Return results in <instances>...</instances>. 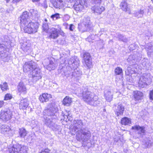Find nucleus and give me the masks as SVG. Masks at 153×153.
<instances>
[{
	"instance_id": "nucleus-1",
	"label": "nucleus",
	"mask_w": 153,
	"mask_h": 153,
	"mask_svg": "<svg viewBox=\"0 0 153 153\" xmlns=\"http://www.w3.org/2000/svg\"><path fill=\"white\" fill-rule=\"evenodd\" d=\"M57 111V107L53 104H52L50 105L49 108L45 109L43 112L45 124L53 131L58 130L59 128V126L55 124V120L52 119L56 118L55 113Z\"/></svg>"
},
{
	"instance_id": "nucleus-2",
	"label": "nucleus",
	"mask_w": 153,
	"mask_h": 153,
	"mask_svg": "<svg viewBox=\"0 0 153 153\" xmlns=\"http://www.w3.org/2000/svg\"><path fill=\"white\" fill-rule=\"evenodd\" d=\"M20 21L21 28L25 33L31 34L37 32L39 24L36 22H33L30 21L28 13L27 11L23 12L21 16Z\"/></svg>"
},
{
	"instance_id": "nucleus-3",
	"label": "nucleus",
	"mask_w": 153,
	"mask_h": 153,
	"mask_svg": "<svg viewBox=\"0 0 153 153\" xmlns=\"http://www.w3.org/2000/svg\"><path fill=\"white\" fill-rule=\"evenodd\" d=\"M73 127L72 131L76 133V138L79 141L86 142L91 136L90 132L84 129H82L83 123L81 120H75L73 121Z\"/></svg>"
},
{
	"instance_id": "nucleus-4",
	"label": "nucleus",
	"mask_w": 153,
	"mask_h": 153,
	"mask_svg": "<svg viewBox=\"0 0 153 153\" xmlns=\"http://www.w3.org/2000/svg\"><path fill=\"white\" fill-rule=\"evenodd\" d=\"M76 94L79 97H82L84 101L89 105L96 106L100 104L98 97L89 91L86 88H79Z\"/></svg>"
},
{
	"instance_id": "nucleus-5",
	"label": "nucleus",
	"mask_w": 153,
	"mask_h": 153,
	"mask_svg": "<svg viewBox=\"0 0 153 153\" xmlns=\"http://www.w3.org/2000/svg\"><path fill=\"white\" fill-rule=\"evenodd\" d=\"M79 61L77 57L74 56L71 57L68 61V66L71 68V72L70 73L67 71L65 75L67 77L71 78H78L82 74V72L78 68L79 65Z\"/></svg>"
},
{
	"instance_id": "nucleus-6",
	"label": "nucleus",
	"mask_w": 153,
	"mask_h": 153,
	"mask_svg": "<svg viewBox=\"0 0 153 153\" xmlns=\"http://www.w3.org/2000/svg\"><path fill=\"white\" fill-rule=\"evenodd\" d=\"M7 44V40L3 41L2 39H0V59L5 62L8 61L9 59L6 50Z\"/></svg>"
},
{
	"instance_id": "nucleus-7",
	"label": "nucleus",
	"mask_w": 153,
	"mask_h": 153,
	"mask_svg": "<svg viewBox=\"0 0 153 153\" xmlns=\"http://www.w3.org/2000/svg\"><path fill=\"white\" fill-rule=\"evenodd\" d=\"M28 148L27 146L18 144L10 146L8 149L9 153H27Z\"/></svg>"
},
{
	"instance_id": "nucleus-8",
	"label": "nucleus",
	"mask_w": 153,
	"mask_h": 153,
	"mask_svg": "<svg viewBox=\"0 0 153 153\" xmlns=\"http://www.w3.org/2000/svg\"><path fill=\"white\" fill-rule=\"evenodd\" d=\"M78 28L82 32H91L93 29L90 22V18H84L80 25L79 24L78 25Z\"/></svg>"
},
{
	"instance_id": "nucleus-9",
	"label": "nucleus",
	"mask_w": 153,
	"mask_h": 153,
	"mask_svg": "<svg viewBox=\"0 0 153 153\" xmlns=\"http://www.w3.org/2000/svg\"><path fill=\"white\" fill-rule=\"evenodd\" d=\"M55 27H52L49 30V38L56 39L59 36V34L62 36H64V33L61 30L60 26L59 25H53Z\"/></svg>"
},
{
	"instance_id": "nucleus-10",
	"label": "nucleus",
	"mask_w": 153,
	"mask_h": 153,
	"mask_svg": "<svg viewBox=\"0 0 153 153\" xmlns=\"http://www.w3.org/2000/svg\"><path fill=\"white\" fill-rule=\"evenodd\" d=\"M13 116V112L9 108L2 109L0 113V119L2 120L7 122L11 119Z\"/></svg>"
},
{
	"instance_id": "nucleus-11",
	"label": "nucleus",
	"mask_w": 153,
	"mask_h": 153,
	"mask_svg": "<svg viewBox=\"0 0 153 153\" xmlns=\"http://www.w3.org/2000/svg\"><path fill=\"white\" fill-rule=\"evenodd\" d=\"M29 77L32 78L33 82H36L42 77V73L40 70L36 66L31 71L29 74Z\"/></svg>"
},
{
	"instance_id": "nucleus-12",
	"label": "nucleus",
	"mask_w": 153,
	"mask_h": 153,
	"mask_svg": "<svg viewBox=\"0 0 153 153\" xmlns=\"http://www.w3.org/2000/svg\"><path fill=\"white\" fill-rule=\"evenodd\" d=\"M82 63L85 67L90 69L92 67L91 56L89 53L85 52L82 56Z\"/></svg>"
},
{
	"instance_id": "nucleus-13",
	"label": "nucleus",
	"mask_w": 153,
	"mask_h": 153,
	"mask_svg": "<svg viewBox=\"0 0 153 153\" xmlns=\"http://www.w3.org/2000/svg\"><path fill=\"white\" fill-rule=\"evenodd\" d=\"M52 59L53 58H48L45 59L43 62L44 67L49 71L54 70L56 67V65L54 63Z\"/></svg>"
},
{
	"instance_id": "nucleus-14",
	"label": "nucleus",
	"mask_w": 153,
	"mask_h": 153,
	"mask_svg": "<svg viewBox=\"0 0 153 153\" xmlns=\"http://www.w3.org/2000/svg\"><path fill=\"white\" fill-rule=\"evenodd\" d=\"M131 129L137 134L136 137L137 138L142 137L145 131L144 127L140 126L138 125H135L132 126Z\"/></svg>"
},
{
	"instance_id": "nucleus-15",
	"label": "nucleus",
	"mask_w": 153,
	"mask_h": 153,
	"mask_svg": "<svg viewBox=\"0 0 153 153\" xmlns=\"http://www.w3.org/2000/svg\"><path fill=\"white\" fill-rule=\"evenodd\" d=\"M139 67L137 64L130 65L125 71L126 74L128 76L136 73L138 71Z\"/></svg>"
},
{
	"instance_id": "nucleus-16",
	"label": "nucleus",
	"mask_w": 153,
	"mask_h": 153,
	"mask_svg": "<svg viewBox=\"0 0 153 153\" xmlns=\"http://www.w3.org/2000/svg\"><path fill=\"white\" fill-rule=\"evenodd\" d=\"M21 48L27 55L30 54L32 52L30 44L29 41L21 42Z\"/></svg>"
},
{
	"instance_id": "nucleus-17",
	"label": "nucleus",
	"mask_w": 153,
	"mask_h": 153,
	"mask_svg": "<svg viewBox=\"0 0 153 153\" xmlns=\"http://www.w3.org/2000/svg\"><path fill=\"white\" fill-rule=\"evenodd\" d=\"M35 67V63L32 61L26 62L23 66V71L25 72H30Z\"/></svg>"
},
{
	"instance_id": "nucleus-18",
	"label": "nucleus",
	"mask_w": 153,
	"mask_h": 153,
	"mask_svg": "<svg viewBox=\"0 0 153 153\" xmlns=\"http://www.w3.org/2000/svg\"><path fill=\"white\" fill-rule=\"evenodd\" d=\"M75 10L78 12L84 10L83 3L82 0H77L74 5Z\"/></svg>"
},
{
	"instance_id": "nucleus-19",
	"label": "nucleus",
	"mask_w": 153,
	"mask_h": 153,
	"mask_svg": "<svg viewBox=\"0 0 153 153\" xmlns=\"http://www.w3.org/2000/svg\"><path fill=\"white\" fill-rule=\"evenodd\" d=\"M29 105V102L26 98L21 99L19 103V108L21 109H25Z\"/></svg>"
},
{
	"instance_id": "nucleus-20",
	"label": "nucleus",
	"mask_w": 153,
	"mask_h": 153,
	"mask_svg": "<svg viewBox=\"0 0 153 153\" xmlns=\"http://www.w3.org/2000/svg\"><path fill=\"white\" fill-rule=\"evenodd\" d=\"M124 110V107L122 104H119L114 107V111L117 116L122 115Z\"/></svg>"
},
{
	"instance_id": "nucleus-21",
	"label": "nucleus",
	"mask_w": 153,
	"mask_h": 153,
	"mask_svg": "<svg viewBox=\"0 0 153 153\" xmlns=\"http://www.w3.org/2000/svg\"><path fill=\"white\" fill-rule=\"evenodd\" d=\"M140 56L137 58V56L136 55H131L128 58L127 61L130 63V65L135 63L136 62H139L141 60V57Z\"/></svg>"
},
{
	"instance_id": "nucleus-22",
	"label": "nucleus",
	"mask_w": 153,
	"mask_h": 153,
	"mask_svg": "<svg viewBox=\"0 0 153 153\" xmlns=\"http://www.w3.org/2000/svg\"><path fill=\"white\" fill-rule=\"evenodd\" d=\"M10 132V128L8 126L6 125L0 126V133L6 134H9Z\"/></svg>"
},
{
	"instance_id": "nucleus-23",
	"label": "nucleus",
	"mask_w": 153,
	"mask_h": 153,
	"mask_svg": "<svg viewBox=\"0 0 153 153\" xmlns=\"http://www.w3.org/2000/svg\"><path fill=\"white\" fill-rule=\"evenodd\" d=\"M51 98V94L45 93L40 95L39 97V99L41 102H43L48 101Z\"/></svg>"
},
{
	"instance_id": "nucleus-24",
	"label": "nucleus",
	"mask_w": 153,
	"mask_h": 153,
	"mask_svg": "<svg viewBox=\"0 0 153 153\" xmlns=\"http://www.w3.org/2000/svg\"><path fill=\"white\" fill-rule=\"evenodd\" d=\"M31 18L35 21H37L40 17L39 13L37 11L34 9H31L30 10Z\"/></svg>"
},
{
	"instance_id": "nucleus-25",
	"label": "nucleus",
	"mask_w": 153,
	"mask_h": 153,
	"mask_svg": "<svg viewBox=\"0 0 153 153\" xmlns=\"http://www.w3.org/2000/svg\"><path fill=\"white\" fill-rule=\"evenodd\" d=\"M18 90L19 92L25 94L27 92V89L26 86L22 82H20L17 86Z\"/></svg>"
},
{
	"instance_id": "nucleus-26",
	"label": "nucleus",
	"mask_w": 153,
	"mask_h": 153,
	"mask_svg": "<svg viewBox=\"0 0 153 153\" xmlns=\"http://www.w3.org/2000/svg\"><path fill=\"white\" fill-rule=\"evenodd\" d=\"M113 93L111 90L105 91H104V97L106 100L108 102L111 101L113 98Z\"/></svg>"
},
{
	"instance_id": "nucleus-27",
	"label": "nucleus",
	"mask_w": 153,
	"mask_h": 153,
	"mask_svg": "<svg viewBox=\"0 0 153 153\" xmlns=\"http://www.w3.org/2000/svg\"><path fill=\"white\" fill-rule=\"evenodd\" d=\"M134 98L136 101H138L142 99L143 94L142 92L139 91H134Z\"/></svg>"
},
{
	"instance_id": "nucleus-28",
	"label": "nucleus",
	"mask_w": 153,
	"mask_h": 153,
	"mask_svg": "<svg viewBox=\"0 0 153 153\" xmlns=\"http://www.w3.org/2000/svg\"><path fill=\"white\" fill-rule=\"evenodd\" d=\"M92 10H94V13L100 14L105 9L102 6H95L92 8Z\"/></svg>"
},
{
	"instance_id": "nucleus-29",
	"label": "nucleus",
	"mask_w": 153,
	"mask_h": 153,
	"mask_svg": "<svg viewBox=\"0 0 153 153\" xmlns=\"http://www.w3.org/2000/svg\"><path fill=\"white\" fill-rule=\"evenodd\" d=\"M120 7L123 11H128L129 13L130 12L129 9L128 7V4L126 1H123L121 2L120 5Z\"/></svg>"
},
{
	"instance_id": "nucleus-30",
	"label": "nucleus",
	"mask_w": 153,
	"mask_h": 153,
	"mask_svg": "<svg viewBox=\"0 0 153 153\" xmlns=\"http://www.w3.org/2000/svg\"><path fill=\"white\" fill-rule=\"evenodd\" d=\"M72 102V99L69 96H66L63 99V104L66 106H70Z\"/></svg>"
},
{
	"instance_id": "nucleus-31",
	"label": "nucleus",
	"mask_w": 153,
	"mask_h": 153,
	"mask_svg": "<svg viewBox=\"0 0 153 153\" xmlns=\"http://www.w3.org/2000/svg\"><path fill=\"white\" fill-rule=\"evenodd\" d=\"M140 78H142L143 80L149 83L151 82V76L149 73L144 74Z\"/></svg>"
},
{
	"instance_id": "nucleus-32",
	"label": "nucleus",
	"mask_w": 153,
	"mask_h": 153,
	"mask_svg": "<svg viewBox=\"0 0 153 153\" xmlns=\"http://www.w3.org/2000/svg\"><path fill=\"white\" fill-rule=\"evenodd\" d=\"M144 13V10L141 9L139 10L135 11L134 13V15L138 18H142L143 17Z\"/></svg>"
},
{
	"instance_id": "nucleus-33",
	"label": "nucleus",
	"mask_w": 153,
	"mask_h": 153,
	"mask_svg": "<svg viewBox=\"0 0 153 153\" xmlns=\"http://www.w3.org/2000/svg\"><path fill=\"white\" fill-rule=\"evenodd\" d=\"M143 79L142 78H140L138 82V86L140 88L146 87L148 84L150 83L148 82H145Z\"/></svg>"
},
{
	"instance_id": "nucleus-34",
	"label": "nucleus",
	"mask_w": 153,
	"mask_h": 153,
	"mask_svg": "<svg viewBox=\"0 0 153 153\" xmlns=\"http://www.w3.org/2000/svg\"><path fill=\"white\" fill-rule=\"evenodd\" d=\"M121 123L124 125H129L131 124V120L127 117H124L121 120Z\"/></svg>"
},
{
	"instance_id": "nucleus-35",
	"label": "nucleus",
	"mask_w": 153,
	"mask_h": 153,
	"mask_svg": "<svg viewBox=\"0 0 153 153\" xmlns=\"http://www.w3.org/2000/svg\"><path fill=\"white\" fill-rule=\"evenodd\" d=\"M145 48L147 51L148 55L150 54L151 53L153 52V46L150 43L146 44V45H145Z\"/></svg>"
},
{
	"instance_id": "nucleus-36",
	"label": "nucleus",
	"mask_w": 153,
	"mask_h": 153,
	"mask_svg": "<svg viewBox=\"0 0 153 153\" xmlns=\"http://www.w3.org/2000/svg\"><path fill=\"white\" fill-rule=\"evenodd\" d=\"M0 88L3 91H6L9 89L8 84L6 82H2L0 84Z\"/></svg>"
},
{
	"instance_id": "nucleus-37",
	"label": "nucleus",
	"mask_w": 153,
	"mask_h": 153,
	"mask_svg": "<svg viewBox=\"0 0 153 153\" xmlns=\"http://www.w3.org/2000/svg\"><path fill=\"white\" fill-rule=\"evenodd\" d=\"M27 134V131L24 128L19 129V135L21 138H24Z\"/></svg>"
},
{
	"instance_id": "nucleus-38",
	"label": "nucleus",
	"mask_w": 153,
	"mask_h": 153,
	"mask_svg": "<svg viewBox=\"0 0 153 153\" xmlns=\"http://www.w3.org/2000/svg\"><path fill=\"white\" fill-rule=\"evenodd\" d=\"M116 34L117 37L118 38L119 40L125 42H127L128 41V38L124 37L122 35L119 33H117Z\"/></svg>"
},
{
	"instance_id": "nucleus-39",
	"label": "nucleus",
	"mask_w": 153,
	"mask_h": 153,
	"mask_svg": "<svg viewBox=\"0 0 153 153\" xmlns=\"http://www.w3.org/2000/svg\"><path fill=\"white\" fill-rule=\"evenodd\" d=\"M63 114V116L64 117L63 120L66 122L71 121L72 120V117L69 114V112H66V113Z\"/></svg>"
},
{
	"instance_id": "nucleus-40",
	"label": "nucleus",
	"mask_w": 153,
	"mask_h": 153,
	"mask_svg": "<svg viewBox=\"0 0 153 153\" xmlns=\"http://www.w3.org/2000/svg\"><path fill=\"white\" fill-rule=\"evenodd\" d=\"M51 1L52 3L53 6L56 8H59L60 3V0H51Z\"/></svg>"
},
{
	"instance_id": "nucleus-41",
	"label": "nucleus",
	"mask_w": 153,
	"mask_h": 153,
	"mask_svg": "<svg viewBox=\"0 0 153 153\" xmlns=\"http://www.w3.org/2000/svg\"><path fill=\"white\" fill-rule=\"evenodd\" d=\"M114 72L116 75H121L123 74V70L120 67H117L114 70Z\"/></svg>"
},
{
	"instance_id": "nucleus-42",
	"label": "nucleus",
	"mask_w": 153,
	"mask_h": 153,
	"mask_svg": "<svg viewBox=\"0 0 153 153\" xmlns=\"http://www.w3.org/2000/svg\"><path fill=\"white\" fill-rule=\"evenodd\" d=\"M42 27L43 30L48 33L49 29L48 25V23L46 22H44L42 26Z\"/></svg>"
},
{
	"instance_id": "nucleus-43",
	"label": "nucleus",
	"mask_w": 153,
	"mask_h": 153,
	"mask_svg": "<svg viewBox=\"0 0 153 153\" xmlns=\"http://www.w3.org/2000/svg\"><path fill=\"white\" fill-rule=\"evenodd\" d=\"M141 64L143 66L147 67L149 62L148 60L146 58H144L141 61Z\"/></svg>"
},
{
	"instance_id": "nucleus-44",
	"label": "nucleus",
	"mask_w": 153,
	"mask_h": 153,
	"mask_svg": "<svg viewBox=\"0 0 153 153\" xmlns=\"http://www.w3.org/2000/svg\"><path fill=\"white\" fill-rule=\"evenodd\" d=\"M146 147H150L152 145V143L150 140H147L145 142L144 144Z\"/></svg>"
},
{
	"instance_id": "nucleus-45",
	"label": "nucleus",
	"mask_w": 153,
	"mask_h": 153,
	"mask_svg": "<svg viewBox=\"0 0 153 153\" xmlns=\"http://www.w3.org/2000/svg\"><path fill=\"white\" fill-rule=\"evenodd\" d=\"M59 13H56L52 15L51 16V17L53 20H56L59 18Z\"/></svg>"
},
{
	"instance_id": "nucleus-46",
	"label": "nucleus",
	"mask_w": 153,
	"mask_h": 153,
	"mask_svg": "<svg viewBox=\"0 0 153 153\" xmlns=\"http://www.w3.org/2000/svg\"><path fill=\"white\" fill-rule=\"evenodd\" d=\"M12 97L11 95L10 94H6L4 97V100H7L12 99Z\"/></svg>"
},
{
	"instance_id": "nucleus-47",
	"label": "nucleus",
	"mask_w": 153,
	"mask_h": 153,
	"mask_svg": "<svg viewBox=\"0 0 153 153\" xmlns=\"http://www.w3.org/2000/svg\"><path fill=\"white\" fill-rule=\"evenodd\" d=\"M51 151L48 149L42 150L40 153H51Z\"/></svg>"
},
{
	"instance_id": "nucleus-48",
	"label": "nucleus",
	"mask_w": 153,
	"mask_h": 153,
	"mask_svg": "<svg viewBox=\"0 0 153 153\" xmlns=\"http://www.w3.org/2000/svg\"><path fill=\"white\" fill-rule=\"evenodd\" d=\"M149 96L150 99L153 100V89L150 91Z\"/></svg>"
},
{
	"instance_id": "nucleus-49",
	"label": "nucleus",
	"mask_w": 153,
	"mask_h": 153,
	"mask_svg": "<svg viewBox=\"0 0 153 153\" xmlns=\"http://www.w3.org/2000/svg\"><path fill=\"white\" fill-rule=\"evenodd\" d=\"M75 28V26L72 24L69 25V29L70 31H73Z\"/></svg>"
},
{
	"instance_id": "nucleus-50",
	"label": "nucleus",
	"mask_w": 153,
	"mask_h": 153,
	"mask_svg": "<svg viewBox=\"0 0 153 153\" xmlns=\"http://www.w3.org/2000/svg\"><path fill=\"white\" fill-rule=\"evenodd\" d=\"M92 1L95 4H100L101 1V0H92Z\"/></svg>"
},
{
	"instance_id": "nucleus-51",
	"label": "nucleus",
	"mask_w": 153,
	"mask_h": 153,
	"mask_svg": "<svg viewBox=\"0 0 153 153\" xmlns=\"http://www.w3.org/2000/svg\"><path fill=\"white\" fill-rule=\"evenodd\" d=\"M70 18V17L69 15H66L64 17V19L65 21H67Z\"/></svg>"
},
{
	"instance_id": "nucleus-52",
	"label": "nucleus",
	"mask_w": 153,
	"mask_h": 153,
	"mask_svg": "<svg viewBox=\"0 0 153 153\" xmlns=\"http://www.w3.org/2000/svg\"><path fill=\"white\" fill-rule=\"evenodd\" d=\"M59 9L63 7V2L62 0H60V3L59 4Z\"/></svg>"
},
{
	"instance_id": "nucleus-53",
	"label": "nucleus",
	"mask_w": 153,
	"mask_h": 153,
	"mask_svg": "<svg viewBox=\"0 0 153 153\" xmlns=\"http://www.w3.org/2000/svg\"><path fill=\"white\" fill-rule=\"evenodd\" d=\"M4 103L3 101H0V108H1L3 105Z\"/></svg>"
},
{
	"instance_id": "nucleus-54",
	"label": "nucleus",
	"mask_w": 153,
	"mask_h": 153,
	"mask_svg": "<svg viewBox=\"0 0 153 153\" xmlns=\"http://www.w3.org/2000/svg\"><path fill=\"white\" fill-rule=\"evenodd\" d=\"M20 0H13V3H16L19 2Z\"/></svg>"
},
{
	"instance_id": "nucleus-55",
	"label": "nucleus",
	"mask_w": 153,
	"mask_h": 153,
	"mask_svg": "<svg viewBox=\"0 0 153 153\" xmlns=\"http://www.w3.org/2000/svg\"><path fill=\"white\" fill-rule=\"evenodd\" d=\"M43 4H44V7L45 8H47V6L46 4H45V2H44Z\"/></svg>"
},
{
	"instance_id": "nucleus-56",
	"label": "nucleus",
	"mask_w": 153,
	"mask_h": 153,
	"mask_svg": "<svg viewBox=\"0 0 153 153\" xmlns=\"http://www.w3.org/2000/svg\"><path fill=\"white\" fill-rule=\"evenodd\" d=\"M32 1L33 2H38V1L39 0H32Z\"/></svg>"
},
{
	"instance_id": "nucleus-57",
	"label": "nucleus",
	"mask_w": 153,
	"mask_h": 153,
	"mask_svg": "<svg viewBox=\"0 0 153 153\" xmlns=\"http://www.w3.org/2000/svg\"><path fill=\"white\" fill-rule=\"evenodd\" d=\"M63 25H66V26H68V24L67 23H65L63 24ZM67 26H66L67 27Z\"/></svg>"
},
{
	"instance_id": "nucleus-58",
	"label": "nucleus",
	"mask_w": 153,
	"mask_h": 153,
	"mask_svg": "<svg viewBox=\"0 0 153 153\" xmlns=\"http://www.w3.org/2000/svg\"><path fill=\"white\" fill-rule=\"evenodd\" d=\"M76 0H69V1H70L71 2L73 1H75Z\"/></svg>"
},
{
	"instance_id": "nucleus-59",
	"label": "nucleus",
	"mask_w": 153,
	"mask_h": 153,
	"mask_svg": "<svg viewBox=\"0 0 153 153\" xmlns=\"http://www.w3.org/2000/svg\"><path fill=\"white\" fill-rule=\"evenodd\" d=\"M54 153H59V151H55Z\"/></svg>"
},
{
	"instance_id": "nucleus-60",
	"label": "nucleus",
	"mask_w": 153,
	"mask_h": 153,
	"mask_svg": "<svg viewBox=\"0 0 153 153\" xmlns=\"http://www.w3.org/2000/svg\"><path fill=\"white\" fill-rule=\"evenodd\" d=\"M5 0L6 1V2H8L10 1V0Z\"/></svg>"
},
{
	"instance_id": "nucleus-61",
	"label": "nucleus",
	"mask_w": 153,
	"mask_h": 153,
	"mask_svg": "<svg viewBox=\"0 0 153 153\" xmlns=\"http://www.w3.org/2000/svg\"><path fill=\"white\" fill-rule=\"evenodd\" d=\"M45 22H47V19H45Z\"/></svg>"
},
{
	"instance_id": "nucleus-62",
	"label": "nucleus",
	"mask_w": 153,
	"mask_h": 153,
	"mask_svg": "<svg viewBox=\"0 0 153 153\" xmlns=\"http://www.w3.org/2000/svg\"><path fill=\"white\" fill-rule=\"evenodd\" d=\"M151 1L153 2V0H151Z\"/></svg>"
},
{
	"instance_id": "nucleus-63",
	"label": "nucleus",
	"mask_w": 153,
	"mask_h": 153,
	"mask_svg": "<svg viewBox=\"0 0 153 153\" xmlns=\"http://www.w3.org/2000/svg\"><path fill=\"white\" fill-rule=\"evenodd\" d=\"M39 153H40V152Z\"/></svg>"
}]
</instances>
